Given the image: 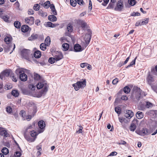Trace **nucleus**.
Segmentation results:
<instances>
[{"mask_svg": "<svg viewBox=\"0 0 157 157\" xmlns=\"http://www.w3.org/2000/svg\"><path fill=\"white\" fill-rule=\"evenodd\" d=\"M25 22L29 25H31L33 24L34 18L33 17H29L25 19Z\"/></svg>", "mask_w": 157, "mask_h": 157, "instance_id": "13", "label": "nucleus"}, {"mask_svg": "<svg viewBox=\"0 0 157 157\" xmlns=\"http://www.w3.org/2000/svg\"><path fill=\"white\" fill-rule=\"evenodd\" d=\"M69 44L67 43L63 44L62 45V47L63 48V50L65 51L68 50L69 48Z\"/></svg>", "mask_w": 157, "mask_h": 157, "instance_id": "26", "label": "nucleus"}, {"mask_svg": "<svg viewBox=\"0 0 157 157\" xmlns=\"http://www.w3.org/2000/svg\"><path fill=\"white\" fill-rule=\"evenodd\" d=\"M109 0H104V2L102 3L103 6H106L109 2Z\"/></svg>", "mask_w": 157, "mask_h": 157, "instance_id": "60", "label": "nucleus"}, {"mask_svg": "<svg viewBox=\"0 0 157 157\" xmlns=\"http://www.w3.org/2000/svg\"><path fill=\"white\" fill-rule=\"evenodd\" d=\"M29 27L27 25H23L21 27V31L24 33H25L29 30Z\"/></svg>", "mask_w": 157, "mask_h": 157, "instance_id": "21", "label": "nucleus"}, {"mask_svg": "<svg viewBox=\"0 0 157 157\" xmlns=\"http://www.w3.org/2000/svg\"><path fill=\"white\" fill-rule=\"evenodd\" d=\"M88 65V64L87 63H81L80 64V66L82 68H84L85 67H86Z\"/></svg>", "mask_w": 157, "mask_h": 157, "instance_id": "56", "label": "nucleus"}, {"mask_svg": "<svg viewBox=\"0 0 157 157\" xmlns=\"http://www.w3.org/2000/svg\"><path fill=\"white\" fill-rule=\"evenodd\" d=\"M136 116L138 119H141L144 117L143 113L141 112L138 111L136 114Z\"/></svg>", "mask_w": 157, "mask_h": 157, "instance_id": "20", "label": "nucleus"}, {"mask_svg": "<svg viewBox=\"0 0 157 157\" xmlns=\"http://www.w3.org/2000/svg\"><path fill=\"white\" fill-rule=\"evenodd\" d=\"M40 76L39 74L36 73H34V80H38L40 79Z\"/></svg>", "mask_w": 157, "mask_h": 157, "instance_id": "39", "label": "nucleus"}, {"mask_svg": "<svg viewBox=\"0 0 157 157\" xmlns=\"http://www.w3.org/2000/svg\"><path fill=\"white\" fill-rule=\"evenodd\" d=\"M38 125L40 130L38 131L39 133H42L43 132L44 128L45 127V124L43 120H41L39 121L38 123Z\"/></svg>", "mask_w": 157, "mask_h": 157, "instance_id": "8", "label": "nucleus"}, {"mask_svg": "<svg viewBox=\"0 0 157 157\" xmlns=\"http://www.w3.org/2000/svg\"><path fill=\"white\" fill-rule=\"evenodd\" d=\"M12 95H13L15 97H17L19 95V92L17 90H13L11 92Z\"/></svg>", "mask_w": 157, "mask_h": 157, "instance_id": "29", "label": "nucleus"}, {"mask_svg": "<svg viewBox=\"0 0 157 157\" xmlns=\"http://www.w3.org/2000/svg\"><path fill=\"white\" fill-rule=\"evenodd\" d=\"M11 77H12V79L13 81L15 82H17V79L15 76H13V74H12V76Z\"/></svg>", "mask_w": 157, "mask_h": 157, "instance_id": "58", "label": "nucleus"}, {"mask_svg": "<svg viewBox=\"0 0 157 157\" xmlns=\"http://www.w3.org/2000/svg\"><path fill=\"white\" fill-rule=\"evenodd\" d=\"M63 58V55L61 52H57L56 53L55 55V58L56 61H59Z\"/></svg>", "mask_w": 157, "mask_h": 157, "instance_id": "16", "label": "nucleus"}, {"mask_svg": "<svg viewBox=\"0 0 157 157\" xmlns=\"http://www.w3.org/2000/svg\"><path fill=\"white\" fill-rule=\"evenodd\" d=\"M39 14L43 17H45L47 15V14L46 12H43L42 10H40L38 12Z\"/></svg>", "mask_w": 157, "mask_h": 157, "instance_id": "24", "label": "nucleus"}, {"mask_svg": "<svg viewBox=\"0 0 157 157\" xmlns=\"http://www.w3.org/2000/svg\"><path fill=\"white\" fill-rule=\"evenodd\" d=\"M141 133L145 135H147L151 133L147 128L144 129L141 131Z\"/></svg>", "mask_w": 157, "mask_h": 157, "instance_id": "31", "label": "nucleus"}, {"mask_svg": "<svg viewBox=\"0 0 157 157\" xmlns=\"http://www.w3.org/2000/svg\"><path fill=\"white\" fill-rule=\"evenodd\" d=\"M50 38L49 36H48L46 38L45 41L44 43L46 44L47 46H49L50 44Z\"/></svg>", "mask_w": 157, "mask_h": 157, "instance_id": "25", "label": "nucleus"}, {"mask_svg": "<svg viewBox=\"0 0 157 157\" xmlns=\"http://www.w3.org/2000/svg\"><path fill=\"white\" fill-rule=\"evenodd\" d=\"M140 13L138 12H133V13H132V15H131L132 16H139L140 15Z\"/></svg>", "mask_w": 157, "mask_h": 157, "instance_id": "63", "label": "nucleus"}, {"mask_svg": "<svg viewBox=\"0 0 157 157\" xmlns=\"http://www.w3.org/2000/svg\"><path fill=\"white\" fill-rule=\"evenodd\" d=\"M47 45L45 43H41L40 45V48L43 51H44L46 49Z\"/></svg>", "mask_w": 157, "mask_h": 157, "instance_id": "35", "label": "nucleus"}, {"mask_svg": "<svg viewBox=\"0 0 157 157\" xmlns=\"http://www.w3.org/2000/svg\"><path fill=\"white\" fill-rule=\"evenodd\" d=\"M151 72L154 75H157V72L155 70V68L154 67L151 68Z\"/></svg>", "mask_w": 157, "mask_h": 157, "instance_id": "45", "label": "nucleus"}, {"mask_svg": "<svg viewBox=\"0 0 157 157\" xmlns=\"http://www.w3.org/2000/svg\"><path fill=\"white\" fill-rule=\"evenodd\" d=\"M115 111L118 114L119 116L121 113V110L120 107H116L114 109Z\"/></svg>", "mask_w": 157, "mask_h": 157, "instance_id": "28", "label": "nucleus"}, {"mask_svg": "<svg viewBox=\"0 0 157 157\" xmlns=\"http://www.w3.org/2000/svg\"><path fill=\"white\" fill-rule=\"evenodd\" d=\"M40 21L39 19H37L36 20L35 22V24L37 25H40Z\"/></svg>", "mask_w": 157, "mask_h": 157, "instance_id": "64", "label": "nucleus"}, {"mask_svg": "<svg viewBox=\"0 0 157 157\" xmlns=\"http://www.w3.org/2000/svg\"><path fill=\"white\" fill-rule=\"evenodd\" d=\"M76 22L78 25H80L82 28H85L87 26V23L85 21L81 19H78L77 20Z\"/></svg>", "mask_w": 157, "mask_h": 157, "instance_id": "11", "label": "nucleus"}, {"mask_svg": "<svg viewBox=\"0 0 157 157\" xmlns=\"http://www.w3.org/2000/svg\"><path fill=\"white\" fill-rule=\"evenodd\" d=\"M6 111L8 113H11L12 112V109L10 106H7L6 108Z\"/></svg>", "mask_w": 157, "mask_h": 157, "instance_id": "48", "label": "nucleus"}, {"mask_svg": "<svg viewBox=\"0 0 157 157\" xmlns=\"http://www.w3.org/2000/svg\"><path fill=\"white\" fill-rule=\"evenodd\" d=\"M12 74V73L9 70H5L0 74V78L2 80H5L6 77L10 76L11 77Z\"/></svg>", "mask_w": 157, "mask_h": 157, "instance_id": "6", "label": "nucleus"}, {"mask_svg": "<svg viewBox=\"0 0 157 157\" xmlns=\"http://www.w3.org/2000/svg\"><path fill=\"white\" fill-rule=\"evenodd\" d=\"M123 91L125 93L128 94L130 92V89L128 86H126L124 87Z\"/></svg>", "mask_w": 157, "mask_h": 157, "instance_id": "37", "label": "nucleus"}, {"mask_svg": "<svg viewBox=\"0 0 157 157\" xmlns=\"http://www.w3.org/2000/svg\"><path fill=\"white\" fill-rule=\"evenodd\" d=\"M147 80L148 82L151 84L155 81V77L149 74L147 77Z\"/></svg>", "mask_w": 157, "mask_h": 157, "instance_id": "18", "label": "nucleus"}, {"mask_svg": "<svg viewBox=\"0 0 157 157\" xmlns=\"http://www.w3.org/2000/svg\"><path fill=\"white\" fill-rule=\"evenodd\" d=\"M21 154L19 151H16L14 153V155L16 157H20Z\"/></svg>", "mask_w": 157, "mask_h": 157, "instance_id": "52", "label": "nucleus"}, {"mask_svg": "<svg viewBox=\"0 0 157 157\" xmlns=\"http://www.w3.org/2000/svg\"><path fill=\"white\" fill-rule=\"evenodd\" d=\"M16 72L17 75H19V78L21 80L25 82L27 80V76L23 71L20 69H17L16 71Z\"/></svg>", "mask_w": 157, "mask_h": 157, "instance_id": "4", "label": "nucleus"}, {"mask_svg": "<svg viewBox=\"0 0 157 157\" xmlns=\"http://www.w3.org/2000/svg\"><path fill=\"white\" fill-rule=\"evenodd\" d=\"M92 8V2L90 0L89 2V10L90 11Z\"/></svg>", "mask_w": 157, "mask_h": 157, "instance_id": "55", "label": "nucleus"}, {"mask_svg": "<svg viewBox=\"0 0 157 157\" xmlns=\"http://www.w3.org/2000/svg\"><path fill=\"white\" fill-rule=\"evenodd\" d=\"M48 20L51 21H55L57 20V18L54 15H50L48 17Z\"/></svg>", "mask_w": 157, "mask_h": 157, "instance_id": "19", "label": "nucleus"}, {"mask_svg": "<svg viewBox=\"0 0 157 157\" xmlns=\"http://www.w3.org/2000/svg\"><path fill=\"white\" fill-rule=\"evenodd\" d=\"M2 18L6 22H7L8 21V19L9 18L6 15L3 16Z\"/></svg>", "mask_w": 157, "mask_h": 157, "instance_id": "54", "label": "nucleus"}, {"mask_svg": "<svg viewBox=\"0 0 157 157\" xmlns=\"http://www.w3.org/2000/svg\"><path fill=\"white\" fill-rule=\"evenodd\" d=\"M1 151L5 155L7 154L9 152L8 149L6 147H3L2 150Z\"/></svg>", "mask_w": 157, "mask_h": 157, "instance_id": "27", "label": "nucleus"}, {"mask_svg": "<svg viewBox=\"0 0 157 157\" xmlns=\"http://www.w3.org/2000/svg\"><path fill=\"white\" fill-rule=\"evenodd\" d=\"M46 25L47 27L52 28L55 27L56 25L53 24L51 22L49 21L47 22Z\"/></svg>", "mask_w": 157, "mask_h": 157, "instance_id": "33", "label": "nucleus"}, {"mask_svg": "<svg viewBox=\"0 0 157 157\" xmlns=\"http://www.w3.org/2000/svg\"><path fill=\"white\" fill-rule=\"evenodd\" d=\"M24 136L25 139L28 141L30 142H34L35 140V139H33L31 138L30 136H27V135L25 134Z\"/></svg>", "mask_w": 157, "mask_h": 157, "instance_id": "23", "label": "nucleus"}, {"mask_svg": "<svg viewBox=\"0 0 157 157\" xmlns=\"http://www.w3.org/2000/svg\"><path fill=\"white\" fill-rule=\"evenodd\" d=\"M14 26L17 29H19L21 27V23L18 21H15L14 23Z\"/></svg>", "mask_w": 157, "mask_h": 157, "instance_id": "32", "label": "nucleus"}, {"mask_svg": "<svg viewBox=\"0 0 157 157\" xmlns=\"http://www.w3.org/2000/svg\"><path fill=\"white\" fill-rule=\"evenodd\" d=\"M37 88L38 89H40L43 88V89L40 92L41 96L45 94L48 91V86L45 82H40L36 85Z\"/></svg>", "mask_w": 157, "mask_h": 157, "instance_id": "2", "label": "nucleus"}, {"mask_svg": "<svg viewBox=\"0 0 157 157\" xmlns=\"http://www.w3.org/2000/svg\"><path fill=\"white\" fill-rule=\"evenodd\" d=\"M121 99L125 101L128 99V97L126 96L123 95L121 97Z\"/></svg>", "mask_w": 157, "mask_h": 157, "instance_id": "61", "label": "nucleus"}, {"mask_svg": "<svg viewBox=\"0 0 157 157\" xmlns=\"http://www.w3.org/2000/svg\"><path fill=\"white\" fill-rule=\"evenodd\" d=\"M29 50L28 49H24L21 52V56L25 58H26L28 56Z\"/></svg>", "mask_w": 157, "mask_h": 157, "instance_id": "15", "label": "nucleus"}, {"mask_svg": "<svg viewBox=\"0 0 157 157\" xmlns=\"http://www.w3.org/2000/svg\"><path fill=\"white\" fill-rule=\"evenodd\" d=\"M87 33L84 37L85 42L86 43V47L89 44L92 36V31L90 29L87 30Z\"/></svg>", "mask_w": 157, "mask_h": 157, "instance_id": "5", "label": "nucleus"}, {"mask_svg": "<svg viewBox=\"0 0 157 157\" xmlns=\"http://www.w3.org/2000/svg\"><path fill=\"white\" fill-rule=\"evenodd\" d=\"M74 51L75 52H80L82 51L81 46L78 44H76L74 46Z\"/></svg>", "mask_w": 157, "mask_h": 157, "instance_id": "17", "label": "nucleus"}, {"mask_svg": "<svg viewBox=\"0 0 157 157\" xmlns=\"http://www.w3.org/2000/svg\"><path fill=\"white\" fill-rule=\"evenodd\" d=\"M71 5L73 6H75L76 5V2L75 0H70Z\"/></svg>", "mask_w": 157, "mask_h": 157, "instance_id": "49", "label": "nucleus"}, {"mask_svg": "<svg viewBox=\"0 0 157 157\" xmlns=\"http://www.w3.org/2000/svg\"><path fill=\"white\" fill-rule=\"evenodd\" d=\"M128 2L130 5L132 6L134 5L136 3L135 0H128Z\"/></svg>", "mask_w": 157, "mask_h": 157, "instance_id": "51", "label": "nucleus"}, {"mask_svg": "<svg viewBox=\"0 0 157 157\" xmlns=\"http://www.w3.org/2000/svg\"><path fill=\"white\" fill-rule=\"evenodd\" d=\"M82 127L81 126H79V128L78 131H77L76 132L77 133H82Z\"/></svg>", "mask_w": 157, "mask_h": 157, "instance_id": "59", "label": "nucleus"}, {"mask_svg": "<svg viewBox=\"0 0 157 157\" xmlns=\"http://www.w3.org/2000/svg\"><path fill=\"white\" fill-rule=\"evenodd\" d=\"M72 26L70 24H68L67 27V31L69 32H71L73 31Z\"/></svg>", "mask_w": 157, "mask_h": 157, "instance_id": "42", "label": "nucleus"}, {"mask_svg": "<svg viewBox=\"0 0 157 157\" xmlns=\"http://www.w3.org/2000/svg\"><path fill=\"white\" fill-rule=\"evenodd\" d=\"M118 119L119 122L121 123V124L123 127H124L123 123L127 124L129 121V120L123 117H118Z\"/></svg>", "mask_w": 157, "mask_h": 157, "instance_id": "14", "label": "nucleus"}, {"mask_svg": "<svg viewBox=\"0 0 157 157\" xmlns=\"http://www.w3.org/2000/svg\"><path fill=\"white\" fill-rule=\"evenodd\" d=\"M124 7L123 2L121 0L117 2V6L115 8L116 10L121 11Z\"/></svg>", "mask_w": 157, "mask_h": 157, "instance_id": "7", "label": "nucleus"}, {"mask_svg": "<svg viewBox=\"0 0 157 157\" xmlns=\"http://www.w3.org/2000/svg\"><path fill=\"white\" fill-rule=\"evenodd\" d=\"M114 3L113 2H110L108 6H107V9H112L113 8L114 6Z\"/></svg>", "mask_w": 157, "mask_h": 157, "instance_id": "50", "label": "nucleus"}, {"mask_svg": "<svg viewBox=\"0 0 157 157\" xmlns=\"http://www.w3.org/2000/svg\"><path fill=\"white\" fill-rule=\"evenodd\" d=\"M146 114L152 118H155L157 117V110H150L147 112Z\"/></svg>", "mask_w": 157, "mask_h": 157, "instance_id": "9", "label": "nucleus"}, {"mask_svg": "<svg viewBox=\"0 0 157 157\" xmlns=\"http://www.w3.org/2000/svg\"><path fill=\"white\" fill-rule=\"evenodd\" d=\"M37 35L34 34H32L31 36L29 37L28 39L29 40H32L36 38Z\"/></svg>", "mask_w": 157, "mask_h": 157, "instance_id": "43", "label": "nucleus"}, {"mask_svg": "<svg viewBox=\"0 0 157 157\" xmlns=\"http://www.w3.org/2000/svg\"><path fill=\"white\" fill-rule=\"evenodd\" d=\"M154 105L149 101L146 102V107L147 108H151Z\"/></svg>", "mask_w": 157, "mask_h": 157, "instance_id": "30", "label": "nucleus"}, {"mask_svg": "<svg viewBox=\"0 0 157 157\" xmlns=\"http://www.w3.org/2000/svg\"><path fill=\"white\" fill-rule=\"evenodd\" d=\"M4 41L6 42L7 44H9L11 42V38L9 36H6L4 39Z\"/></svg>", "mask_w": 157, "mask_h": 157, "instance_id": "36", "label": "nucleus"}, {"mask_svg": "<svg viewBox=\"0 0 157 157\" xmlns=\"http://www.w3.org/2000/svg\"><path fill=\"white\" fill-rule=\"evenodd\" d=\"M30 134L32 137H36L37 134L36 132L34 130L30 132Z\"/></svg>", "mask_w": 157, "mask_h": 157, "instance_id": "47", "label": "nucleus"}, {"mask_svg": "<svg viewBox=\"0 0 157 157\" xmlns=\"http://www.w3.org/2000/svg\"><path fill=\"white\" fill-rule=\"evenodd\" d=\"M76 2L78 3L79 5H83L84 3L83 0H76Z\"/></svg>", "mask_w": 157, "mask_h": 157, "instance_id": "53", "label": "nucleus"}, {"mask_svg": "<svg viewBox=\"0 0 157 157\" xmlns=\"http://www.w3.org/2000/svg\"><path fill=\"white\" fill-rule=\"evenodd\" d=\"M33 55L35 58H38L41 56V54L40 52L39 51H36L34 52Z\"/></svg>", "mask_w": 157, "mask_h": 157, "instance_id": "22", "label": "nucleus"}, {"mask_svg": "<svg viewBox=\"0 0 157 157\" xmlns=\"http://www.w3.org/2000/svg\"><path fill=\"white\" fill-rule=\"evenodd\" d=\"M34 11L31 9H30L28 10V14L29 15H32L34 14Z\"/></svg>", "mask_w": 157, "mask_h": 157, "instance_id": "57", "label": "nucleus"}, {"mask_svg": "<svg viewBox=\"0 0 157 157\" xmlns=\"http://www.w3.org/2000/svg\"><path fill=\"white\" fill-rule=\"evenodd\" d=\"M0 135L1 136H3L6 137L9 136V134L8 133L6 129L0 127Z\"/></svg>", "mask_w": 157, "mask_h": 157, "instance_id": "12", "label": "nucleus"}, {"mask_svg": "<svg viewBox=\"0 0 157 157\" xmlns=\"http://www.w3.org/2000/svg\"><path fill=\"white\" fill-rule=\"evenodd\" d=\"M136 128V125L134 123H132L131 124L130 127V130L132 131H134Z\"/></svg>", "mask_w": 157, "mask_h": 157, "instance_id": "40", "label": "nucleus"}, {"mask_svg": "<svg viewBox=\"0 0 157 157\" xmlns=\"http://www.w3.org/2000/svg\"><path fill=\"white\" fill-rule=\"evenodd\" d=\"M133 113L132 111L129 110H127L124 114V116L126 118L129 119L131 118L133 116Z\"/></svg>", "mask_w": 157, "mask_h": 157, "instance_id": "10", "label": "nucleus"}, {"mask_svg": "<svg viewBox=\"0 0 157 157\" xmlns=\"http://www.w3.org/2000/svg\"><path fill=\"white\" fill-rule=\"evenodd\" d=\"M56 61L55 58L53 57H50L48 59V62L51 64L54 63Z\"/></svg>", "mask_w": 157, "mask_h": 157, "instance_id": "41", "label": "nucleus"}, {"mask_svg": "<svg viewBox=\"0 0 157 157\" xmlns=\"http://www.w3.org/2000/svg\"><path fill=\"white\" fill-rule=\"evenodd\" d=\"M44 8H48L50 5V2L49 1H48L44 4Z\"/></svg>", "mask_w": 157, "mask_h": 157, "instance_id": "38", "label": "nucleus"}, {"mask_svg": "<svg viewBox=\"0 0 157 157\" xmlns=\"http://www.w3.org/2000/svg\"><path fill=\"white\" fill-rule=\"evenodd\" d=\"M86 85V81L85 79L82 81H78L75 83L73 84V86L74 87L75 90L76 91L78 90L80 88H84Z\"/></svg>", "mask_w": 157, "mask_h": 157, "instance_id": "3", "label": "nucleus"}, {"mask_svg": "<svg viewBox=\"0 0 157 157\" xmlns=\"http://www.w3.org/2000/svg\"><path fill=\"white\" fill-rule=\"evenodd\" d=\"M137 58V57H136L134 60L132 61L130 63V64H129L126 67V68L129 67H130L132 66L133 65L135 64L136 62V60Z\"/></svg>", "mask_w": 157, "mask_h": 157, "instance_id": "44", "label": "nucleus"}, {"mask_svg": "<svg viewBox=\"0 0 157 157\" xmlns=\"http://www.w3.org/2000/svg\"><path fill=\"white\" fill-rule=\"evenodd\" d=\"M149 21V19L148 18L144 19H143L142 21H140L141 23V25H146V24L148 23Z\"/></svg>", "mask_w": 157, "mask_h": 157, "instance_id": "34", "label": "nucleus"}, {"mask_svg": "<svg viewBox=\"0 0 157 157\" xmlns=\"http://www.w3.org/2000/svg\"><path fill=\"white\" fill-rule=\"evenodd\" d=\"M118 80L117 78H116L113 79L112 81V83L113 84H116L118 82Z\"/></svg>", "mask_w": 157, "mask_h": 157, "instance_id": "62", "label": "nucleus"}, {"mask_svg": "<svg viewBox=\"0 0 157 157\" xmlns=\"http://www.w3.org/2000/svg\"><path fill=\"white\" fill-rule=\"evenodd\" d=\"M144 92L140 88L137 87L133 88L131 98L132 100L135 102L138 101L142 96Z\"/></svg>", "mask_w": 157, "mask_h": 157, "instance_id": "1", "label": "nucleus"}, {"mask_svg": "<svg viewBox=\"0 0 157 157\" xmlns=\"http://www.w3.org/2000/svg\"><path fill=\"white\" fill-rule=\"evenodd\" d=\"M40 6L37 4H34L33 6V9L35 11H38L40 9Z\"/></svg>", "mask_w": 157, "mask_h": 157, "instance_id": "46", "label": "nucleus"}]
</instances>
